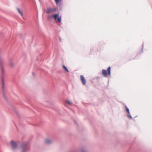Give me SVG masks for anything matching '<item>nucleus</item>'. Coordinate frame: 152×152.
Segmentation results:
<instances>
[{
	"mask_svg": "<svg viewBox=\"0 0 152 152\" xmlns=\"http://www.w3.org/2000/svg\"><path fill=\"white\" fill-rule=\"evenodd\" d=\"M30 149V145L29 143L25 142H23L21 143L19 148L20 152H28Z\"/></svg>",
	"mask_w": 152,
	"mask_h": 152,
	"instance_id": "obj_1",
	"label": "nucleus"
},
{
	"mask_svg": "<svg viewBox=\"0 0 152 152\" xmlns=\"http://www.w3.org/2000/svg\"><path fill=\"white\" fill-rule=\"evenodd\" d=\"M4 77H1V82L2 84V87H1V89L2 90L3 95L4 97L7 100V98L6 96L5 95L4 93V88H5V80Z\"/></svg>",
	"mask_w": 152,
	"mask_h": 152,
	"instance_id": "obj_2",
	"label": "nucleus"
},
{
	"mask_svg": "<svg viewBox=\"0 0 152 152\" xmlns=\"http://www.w3.org/2000/svg\"><path fill=\"white\" fill-rule=\"evenodd\" d=\"M57 9L55 7H48L45 10L46 12L48 14L56 12Z\"/></svg>",
	"mask_w": 152,
	"mask_h": 152,
	"instance_id": "obj_3",
	"label": "nucleus"
},
{
	"mask_svg": "<svg viewBox=\"0 0 152 152\" xmlns=\"http://www.w3.org/2000/svg\"><path fill=\"white\" fill-rule=\"evenodd\" d=\"M110 67H109L107 69V70L104 69L102 70V74L104 76H107V75H110Z\"/></svg>",
	"mask_w": 152,
	"mask_h": 152,
	"instance_id": "obj_4",
	"label": "nucleus"
},
{
	"mask_svg": "<svg viewBox=\"0 0 152 152\" xmlns=\"http://www.w3.org/2000/svg\"><path fill=\"white\" fill-rule=\"evenodd\" d=\"M51 17L53 18L55 20H57L58 23H61V16L59 17V15L58 14H54L52 15Z\"/></svg>",
	"mask_w": 152,
	"mask_h": 152,
	"instance_id": "obj_5",
	"label": "nucleus"
},
{
	"mask_svg": "<svg viewBox=\"0 0 152 152\" xmlns=\"http://www.w3.org/2000/svg\"><path fill=\"white\" fill-rule=\"evenodd\" d=\"M70 152H87L85 148L81 147L79 148L77 150L75 151H72Z\"/></svg>",
	"mask_w": 152,
	"mask_h": 152,
	"instance_id": "obj_6",
	"label": "nucleus"
},
{
	"mask_svg": "<svg viewBox=\"0 0 152 152\" xmlns=\"http://www.w3.org/2000/svg\"><path fill=\"white\" fill-rule=\"evenodd\" d=\"M11 145V148L13 149H15L18 148L17 144L13 140H12L10 142Z\"/></svg>",
	"mask_w": 152,
	"mask_h": 152,
	"instance_id": "obj_7",
	"label": "nucleus"
},
{
	"mask_svg": "<svg viewBox=\"0 0 152 152\" xmlns=\"http://www.w3.org/2000/svg\"><path fill=\"white\" fill-rule=\"evenodd\" d=\"M0 67L1 68V73L2 75H4V65L1 62H0Z\"/></svg>",
	"mask_w": 152,
	"mask_h": 152,
	"instance_id": "obj_8",
	"label": "nucleus"
},
{
	"mask_svg": "<svg viewBox=\"0 0 152 152\" xmlns=\"http://www.w3.org/2000/svg\"><path fill=\"white\" fill-rule=\"evenodd\" d=\"M53 140L48 138L45 139V142L47 144H50L53 142Z\"/></svg>",
	"mask_w": 152,
	"mask_h": 152,
	"instance_id": "obj_9",
	"label": "nucleus"
},
{
	"mask_svg": "<svg viewBox=\"0 0 152 152\" xmlns=\"http://www.w3.org/2000/svg\"><path fill=\"white\" fill-rule=\"evenodd\" d=\"M80 79L83 85H85L86 84V80L84 77H80Z\"/></svg>",
	"mask_w": 152,
	"mask_h": 152,
	"instance_id": "obj_10",
	"label": "nucleus"
},
{
	"mask_svg": "<svg viewBox=\"0 0 152 152\" xmlns=\"http://www.w3.org/2000/svg\"><path fill=\"white\" fill-rule=\"evenodd\" d=\"M17 10L18 11L19 13L20 14L21 16H23V13L22 11L19 8H17Z\"/></svg>",
	"mask_w": 152,
	"mask_h": 152,
	"instance_id": "obj_11",
	"label": "nucleus"
},
{
	"mask_svg": "<svg viewBox=\"0 0 152 152\" xmlns=\"http://www.w3.org/2000/svg\"><path fill=\"white\" fill-rule=\"evenodd\" d=\"M9 65L11 67H13L14 66L15 64L12 61H10L9 62Z\"/></svg>",
	"mask_w": 152,
	"mask_h": 152,
	"instance_id": "obj_12",
	"label": "nucleus"
},
{
	"mask_svg": "<svg viewBox=\"0 0 152 152\" xmlns=\"http://www.w3.org/2000/svg\"><path fill=\"white\" fill-rule=\"evenodd\" d=\"M63 68L64 70L66 71V72H68L69 71L67 69V68L64 65H63Z\"/></svg>",
	"mask_w": 152,
	"mask_h": 152,
	"instance_id": "obj_13",
	"label": "nucleus"
},
{
	"mask_svg": "<svg viewBox=\"0 0 152 152\" xmlns=\"http://www.w3.org/2000/svg\"><path fill=\"white\" fill-rule=\"evenodd\" d=\"M66 103H67L69 105H70L72 104V103L71 101L69 100H66L65 101Z\"/></svg>",
	"mask_w": 152,
	"mask_h": 152,
	"instance_id": "obj_14",
	"label": "nucleus"
},
{
	"mask_svg": "<svg viewBox=\"0 0 152 152\" xmlns=\"http://www.w3.org/2000/svg\"><path fill=\"white\" fill-rule=\"evenodd\" d=\"M125 107L126 109V110L127 111V112L128 113H129V109L128 108H127V107L126 106Z\"/></svg>",
	"mask_w": 152,
	"mask_h": 152,
	"instance_id": "obj_15",
	"label": "nucleus"
},
{
	"mask_svg": "<svg viewBox=\"0 0 152 152\" xmlns=\"http://www.w3.org/2000/svg\"><path fill=\"white\" fill-rule=\"evenodd\" d=\"M56 2V4H58L61 1V0H54Z\"/></svg>",
	"mask_w": 152,
	"mask_h": 152,
	"instance_id": "obj_16",
	"label": "nucleus"
},
{
	"mask_svg": "<svg viewBox=\"0 0 152 152\" xmlns=\"http://www.w3.org/2000/svg\"><path fill=\"white\" fill-rule=\"evenodd\" d=\"M127 115H128V117H129V118H130V119H132V116H131V115H130V112H129V113H128Z\"/></svg>",
	"mask_w": 152,
	"mask_h": 152,
	"instance_id": "obj_17",
	"label": "nucleus"
},
{
	"mask_svg": "<svg viewBox=\"0 0 152 152\" xmlns=\"http://www.w3.org/2000/svg\"><path fill=\"white\" fill-rule=\"evenodd\" d=\"M74 122H75V124H76V121H75V120H74Z\"/></svg>",
	"mask_w": 152,
	"mask_h": 152,
	"instance_id": "obj_18",
	"label": "nucleus"
},
{
	"mask_svg": "<svg viewBox=\"0 0 152 152\" xmlns=\"http://www.w3.org/2000/svg\"><path fill=\"white\" fill-rule=\"evenodd\" d=\"M60 42H61V38H60Z\"/></svg>",
	"mask_w": 152,
	"mask_h": 152,
	"instance_id": "obj_19",
	"label": "nucleus"
}]
</instances>
